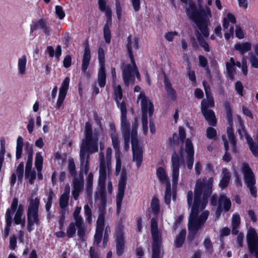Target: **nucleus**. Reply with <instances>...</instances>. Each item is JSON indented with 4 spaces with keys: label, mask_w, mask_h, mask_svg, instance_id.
<instances>
[{
    "label": "nucleus",
    "mask_w": 258,
    "mask_h": 258,
    "mask_svg": "<svg viewBox=\"0 0 258 258\" xmlns=\"http://www.w3.org/2000/svg\"><path fill=\"white\" fill-rule=\"evenodd\" d=\"M203 85L205 91L206 99H204L201 102V110L213 107L215 105L213 97L211 93L210 87L206 81L203 82Z\"/></svg>",
    "instance_id": "16"
},
{
    "label": "nucleus",
    "mask_w": 258,
    "mask_h": 258,
    "mask_svg": "<svg viewBox=\"0 0 258 258\" xmlns=\"http://www.w3.org/2000/svg\"><path fill=\"white\" fill-rule=\"evenodd\" d=\"M27 58L25 54H23L18 59L17 70L18 73L21 76H24L27 74Z\"/></svg>",
    "instance_id": "26"
},
{
    "label": "nucleus",
    "mask_w": 258,
    "mask_h": 258,
    "mask_svg": "<svg viewBox=\"0 0 258 258\" xmlns=\"http://www.w3.org/2000/svg\"><path fill=\"white\" fill-rule=\"evenodd\" d=\"M93 175L90 172L87 178V192L88 195L91 196L93 189Z\"/></svg>",
    "instance_id": "47"
},
{
    "label": "nucleus",
    "mask_w": 258,
    "mask_h": 258,
    "mask_svg": "<svg viewBox=\"0 0 258 258\" xmlns=\"http://www.w3.org/2000/svg\"><path fill=\"white\" fill-rule=\"evenodd\" d=\"M222 140L224 142V148L225 150V153L223 157V159L224 161L228 162H229L231 160V156L227 152L228 150L229 149L228 147V142L226 139V137L225 135H223L222 137Z\"/></svg>",
    "instance_id": "45"
},
{
    "label": "nucleus",
    "mask_w": 258,
    "mask_h": 258,
    "mask_svg": "<svg viewBox=\"0 0 258 258\" xmlns=\"http://www.w3.org/2000/svg\"><path fill=\"white\" fill-rule=\"evenodd\" d=\"M162 240L153 241L152 258H162L163 253L161 250Z\"/></svg>",
    "instance_id": "33"
},
{
    "label": "nucleus",
    "mask_w": 258,
    "mask_h": 258,
    "mask_svg": "<svg viewBox=\"0 0 258 258\" xmlns=\"http://www.w3.org/2000/svg\"><path fill=\"white\" fill-rule=\"evenodd\" d=\"M126 173L124 171H122L121 173L120 179L119 181L118 191L116 196V211L118 214L120 212L122 202L126 186Z\"/></svg>",
    "instance_id": "12"
},
{
    "label": "nucleus",
    "mask_w": 258,
    "mask_h": 258,
    "mask_svg": "<svg viewBox=\"0 0 258 258\" xmlns=\"http://www.w3.org/2000/svg\"><path fill=\"white\" fill-rule=\"evenodd\" d=\"M223 177L219 183V186L223 189L226 187L230 181V174L227 169L224 168L222 169Z\"/></svg>",
    "instance_id": "34"
},
{
    "label": "nucleus",
    "mask_w": 258,
    "mask_h": 258,
    "mask_svg": "<svg viewBox=\"0 0 258 258\" xmlns=\"http://www.w3.org/2000/svg\"><path fill=\"white\" fill-rule=\"evenodd\" d=\"M116 243V252L118 256L121 255L124 250L125 240H115Z\"/></svg>",
    "instance_id": "44"
},
{
    "label": "nucleus",
    "mask_w": 258,
    "mask_h": 258,
    "mask_svg": "<svg viewBox=\"0 0 258 258\" xmlns=\"http://www.w3.org/2000/svg\"><path fill=\"white\" fill-rule=\"evenodd\" d=\"M29 201L27 212V230L31 232L34 229L35 225H38L40 224L38 214L40 199L36 197L35 199L31 198Z\"/></svg>",
    "instance_id": "6"
},
{
    "label": "nucleus",
    "mask_w": 258,
    "mask_h": 258,
    "mask_svg": "<svg viewBox=\"0 0 258 258\" xmlns=\"http://www.w3.org/2000/svg\"><path fill=\"white\" fill-rule=\"evenodd\" d=\"M121 131L123 136H130V125L126 119V108L124 105L121 106Z\"/></svg>",
    "instance_id": "20"
},
{
    "label": "nucleus",
    "mask_w": 258,
    "mask_h": 258,
    "mask_svg": "<svg viewBox=\"0 0 258 258\" xmlns=\"http://www.w3.org/2000/svg\"><path fill=\"white\" fill-rule=\"evenodd\" d=\"M164 84L165 86V90L166 91L170 100L172 101H175L177 99L176 91L172 87L171 82L166 77H165L164 78Z\"/></svg>",
    "instance_id": "27"
},
{
    "label": "nucleus",
    "mask_w": 258,
    "mask_h": 258,
    "mask_svg": "<svg viewBox=\"0 0 258 258\" xmlns=\"http://www.w3.org/2000/svg\"><path fill=\"white\" fill-rule=\"evenodd\" d=\"M234 48L236 50L239 51L240 53L243 54L251 49V44L249 42L236 43Z\"/></svg>",
    "instance_id": "37"
},
{
    "label": "nucleus",
    "mask_w": 258,
    "mask_h": 258,
    "mask_svg": "<svg viewBox=\"0 0 258 258\" xmlns=\"http://www.w3.org/2000/svg\"><path fill=\"white\" fill-rule=\"evenodd\" d=\"M85 137L82 140L80 147V170L79 177H74L73 181L72 195L75 200H77L84 187V176L89 170L90 153H96L98 150L99 134L96 130L93 131L89 122L85 123Z\"/></svg>",
    "instance_id": "2"
},
{
    "label": "nucleus",
    "mask_w": 258,
    "mask_h": 258,
    "mask_svg": "<svg viewBox=\"0 0 258 258\" xmlns=\"http://www.w3.org/2000/svg\"><path fill=\"white\" fill-rule=\"evenodd\" d=\"M77 222H71L67 228L66 235L68 238H73L76 233Z\"/></svg>",
    "instance_id": "43"
},
{
    "label": "nucleus",
    "mask_w": 258,
    "mask_h": 258,
    "mask_svg": "<svg viewBox=\"0 0 258 258\" xmlns=\"http://www.w3.org/2000/svg\"><path fill=\"white\" fill-rule=\"evenodd\" d=\"M213 178L198 179L195 185L194 195L191 190L187 194V201L189 207H191L189 217L188 239L192 240L195 236L205 224L209 215V212L204 211L199 215L206 206L208 198L212 194Z\"/></svg>",
    "instance_id": "1"
},
{
    "label": "nucleus",
    "mask_w": 258,
    "mask_h": 258,
    "mask_svg": "<svg viewBox=\"0 0 258 258\" xmlns=\"http://www.w3.org/2000/svg\"><path fill=\"white\" fill-rule=\"evenodd\" d=\"M54 197V195L52 191H50L48 194L47 201L45 205V209L48 212L51 207L52 200Z\"/></svg>",
    "instance_id": "56"
},
{
    "label": "nucleus",
    "mask_w": 258,
    "mask_h": 258,
    "mask_svg": "<svg viewBox=\"0 0 258 258\" xmlns=\"http://www.w3.org/2000/svg\"><path fill=\"white\" fill-rule=\"evenodd\" d=\"M25 150H26L28 154V159L26 164L25 169H31L33 153V145L29 142L25 143Z\"/></svg>",
    "instance_id": "31"
},
{
    "label": "nucleus",
    "mask_w": 258,
    "mask_h": 258,
    "mask_svg": "<svg viewBox=\"0 0 258 258\" xmlns=\"http://www.w3.org/2000/svg\"><path fill=\"white\" fill-rule=\"evenodd\" d=\"M171 177L173 186H176L179 175L180 159L177 154L174 152L171 158Z\"/></svg>",
    "instance_id": "14"
},
{
    "label": "nucleus",
    "mask_w": 258,
    "mask_h": 258,
    "mask_svg": "<svg viewBox=\"0 0 258 258\" xmlns=\"http://www.w3.org/2000/svg\"><path fill=\"white\" fill-rule=\"evenodd\" d=\"M43 157L40 152L36 154L35 160V166L37 170H42L43 164Z\"/></svg>",
    "instance_id": "50"
},
{
    "label": "nucleus",
    "mask_w": 258,
    "mask_h": 258,
    "mask_svg": "<svg viewBox=\"0 0 258 258\" xmlns=\"http://www.w3.org/2000/svg\"><path fill=\"white\" fill-rule=\"evenodd\" d=\"M55 10V14L59 19L62 20L64 18L66 15L62 7L56 6Z\"/></svg>",
    "instance_id": "62"
},
{
    "label": "nucleus",
    "mask_w": 258,
    "mask_h": 258,
    "mask_svg": "<svg viewBox=\"0 0 258 258\" xmlns=\"http://www.w3.org/2000/svg\"><path fill=\"white\" fill-rule=\"evenodd\" d=\"M225 108L227 112L228 121L229 122V125L227 127V133L228 139L229 140L230 144L232 146V151L233 153H236V142L235 140L234 134V132L232 128V125H231L232 118L230 116V109L229 103H228V102L225 103Z\"/></svg>",
    "instance_id": "15"
},
{
    "label": "nucleus",
    "mask_w": 258,
    "mask_h": 258,
    "mask_svg": "<svg viewBox=\"0 0 258 258\" xmlns=\"http://www.w3.org/2000/svg\"><path fill=\"white\" fill-rule=\"evenodd\" d=\"M185 229L181 230L179 235L177 236L174 241V245L176 247L179 248L182 246V244L185 240Z\"/></svg>",
    "instance_id": "39"
},
{
    "label": "nucleus",
    "mask_w": 258,
    "mask_h": 258,
    "mask_svg": "<svg viewBox=\"0 0 258 258\" xmlns=\"http://www.w3.org/2000/svg\"><path fill=\"white\" fill-rule=\"evenodd\" d=\"M38 29H41L42 32L47 36L50 35L52 32L51 27L49 26L47 21L44 19H40L35 23L31 27V32H33Z\"/></svg>",
    "instance_id": "19"
},
{
    "label": "nucleus",
    "mask_w": 258,
    "mask_h": 258,
    "mask_svg": "<svg viewBox=\"0 0 258 258\" xmlns=\"http://www.w3.org/2000/svg\"><path fill=\"white\" fill-rule=\"evenodd\" d=\"M112 149L108 148L106 150V158L102 152L99 154V175L98 178V188L95 192V200H100L98 205L99 215L104 216L106 214V194L105 191V181L107 175L108 176L111 171Z\"/></svg>",
    "instance_id": "3"
},
{
    "label": "nucleus",
    "mask_w": 258,
    "mask_h": 258,
    "mask_svg": "<svg viewBox=\"0 0 258 258\" xmlns=\"http://www.w3.org/2000/svg\"><path fill=\"white\" fill-rule=\"evenodd\" d=\"M70 81V78L66 77L63 81L59 88L58 97L56 104V107L57 109H60L66 98L69 87Z\"/></svg>",
    "instance_id": "17"
},
{
    "label": "nucleus",
    "mask_w": 258,
    "mask_h": 258,
    "mask_svg": "<svg viewBox=\"0 0 258 258\" xmlns=\"http://www.w3.org/2000/svg\"><path fill=\"white\" fill-rule=\"evenodd\" d=\"M227 77L233 80L236 72L235 62L233 57H231L229 61L226 63Z\"/></svg>",
    "instance_id": "32"
},
{
    "label": "nucleus",
    "mask_w": 258,
    "mask_h": 258,
    "mask_svg": "<svg viewBox=\"0 0 258 258\" xmlns=\"http://www.w3.org/2000/svg\"><path fill=\"white\" fill-rule=\"evenodd\" d=\"M206 134L208 139H213L216 137L217 131L214 128L212 127H209L207 129Z\"/></svg>",
    "instance_id": "61"
},
{
    "label": "nucleus",
    "mask_w": 258,
    "mask_h": 258,
    "mask_svg": "<svg viewBox=\"0 0 258 258\" xmlns=\"http://www.w3.org/2000/svg\"><path fill=\"white\" fill-rule=\"evenodd\" d=\"M112 146L116 152L119 151L120 142L118 137L115 132L112 133L111 135Z\"/></svg>",
    "instance_id": "49"
},
{
    "label": "nucleus",
    "mask_w": 258,
    "mask_h": 258,
    "mask_svg": "<svg viewBox=\"0 0 258 258\" xmlns=\"http://www.w3.org/2000/svg\"><path fill=\"white\" fill-rule=\"evenodd\" d=\"M249 59L252 67L258 68V59L255 55L250 54Z\"/></svg>",
    "instance_id": "63"
},
{
    "label": "nucleus",
    "mask_w": 258,
    "mask_h": 258,
    "mask_svg": "<svg viewBox=\"0 0 258 258\" xmlns=\"http://www.w3.org/2000/svg\"><path fill=\"white\" fill-rule=\"evenodd\" d=\"M81 211V207H77L73 213V218L77 223L84 222L82 217L80 215Z\"/></svg>",
    "instance_id": "52"
},
{
    "label": "nucleus",
    "mask_w": 258,
    "mask_h": 258,
    "mask_svg": "<svg viewBox=\"0 0 258 258\" xmlns=\"http://www.w3.org/2000/svg\"><path fill=\"white\" fill-rule=\"evenodd\" d=\"M103 35L106 43H109L111 41V33L108 25L104 26Z\"/></svg>",
    "instance_id": "57"
},
{
    "label": "nucleus",
    "mask_w": 258,
    "mask_h": 258,
    "mask_svg": "<svg viewBox=\"0 0 258 258\" xmlns=\"http://www.w3.org/2000/svg\"><path fill=\"white\" fill-rule=\"evenodd\" d=\"M185 150L187 154V157L185 159L186 165L188 169H191L194 162V150L192 142L189 139H186L185 141Z\"/></svg>",
    "instance_id": "18"
},
{
    "label": "nucleus",
    "mask_w": 258,
    "mask_h": 258,
    "mask_svg": "<svg viewBox=\"0 0 258 258\" xmlns=\"http://www.w3.org/2000/svg\"><path fill=\"white\" fill-rule=\"evenodd\" d=\"M104 221L105 216L102 215H98L96 221V230L103 231L104 228Z\"/></svg>",
    "instance_id": "54"
},
{
    "label": "nucleus",
    "mask_w": 258,
    "mask_h": 258,
    "mask_svg": "<svg viewBox=\"0 0 258 258\" xmlns=\"http://www.w3.org/2000/svg\"><path fill=\"white\" fill-rule=\"evenodd\" d=\"M17 175L19 181H21L23 178L24 176V163L21 162L16 170V172L12 173L10 179V185L13 186L17 179Z\"/></svg>",
    "instance_id": "23"
},
{
    "label": "nucleus",
    "mask_w": 258,
    "mask_h": 258,
    "mask_svg": "<svg viewBox=\"0 0 258 258\" xmlns=\"http://www.w3.org/2000/svg\"><path fill=\"white\" fill-rule=\"evenodd\" d=\"M139 44V39L137 37L133 38L131 35L127 38L126 48L132 62H134V55L133 49H138Z\"/></svg>",
    "instance_id": "21"
},
{
    "label": "nucleus",
    "mask_w": 258,
    "mask_h": 258,
    "mask_svg": "<svg viewBox=\"0 0 258 258\" xmlns=\"http://www.w3.org/2000/svg\"><path fill=\"white\" fill-rule=\"evenodd\" d=\"M91 59V52L89 46H86L84 49L82 63V71L84 74H88L87 69Z\"/></svg>",
    "instance_id": "25"
},
{
    "label": "nucleus",
    "mask_w": 258,
    "mask_h": 258,
    "mask_svg": "<svg viewBox=\"0 0 258 258\" xmlns=\"http://www.w3.org/2000/svg\"><path fill=\"white\" fill-rule=\"evenodd\" d=\"M151 229L153 241L162 240L161 234L158 230L156 218H153L151 220Z\"/></svg>",
    "instance_id": "28"
},
{
    "label": "nucleus",
    "mask_w": 258,
    "mask_h": 258,
    "mask_svg": "<svg viewBox=\"0 0 258 258\" xmlns=\"http://www.w3.org/2000/svg\"><path fill=\"white\" fill-rule=\"evenodd\" d=\"M240 223V218L238 214H234L232 220V233L234 235L238 234L239 227Z\"/></svg>",
    "instance_id": "36"
},
{
    "label": "nucleus",
    "mask_w": 258,
    "mask_h": 258,
    "mask_svg": "<svg viewBox=\"0 0 258 258\" xmlns=\"http://www.w3.org/2000/svg\"><path fill=\"white\" fill-rule=\"evenodd\" d=\"M201 110L209 124L212 126H215L216 124L217 120L214 112L209 109H203V110Z\"/></svg>",
    "instance_id": "30"
},
{
    "label": "nucleus",
    "mask_w": 258,
    "mask_h": 258,
    "mask_svg": "<svg viewBox=\"0 0 258 258\" xmlns=\"http://www.w3.org/2000/svg\"><path fill=\"white\" fill-rule=\"evenodd\" d=\"M238 132L241 138H242L243 133L245 134V139L251 152L255 157H258V147L256 144L253 142L252 139L249 135L245 134L244 130L239 129Z\"/></svg>",
    "instance_id": "24"
},
{
    "label": "nucleus",
    "mask_w": 258,
    "mask_h": 258,
    "mask_svg": "<svg viewBox=\"0 0 258 258\" xmlns=\"http://www.w3.org/2000/svg\"><path fill=\"white\" fill-rule=\"evenodd\" d=\"M84 210L86 220L89 224H91L92 221V210L88 204L84 206Z\"/></svg>",
    "instance_id": "51"
},
{
    "label": "nucleus",
    "mask_w": 258,
    "mask_h": 258,
    "mask_svg": "<svg viewBox=\"0 0 258 258\" xmlns=\"http://www.w3.org/2000/svg\"><path fill=\"white\" fill-rule=\"evenodd\" d=\"M204 246L206 251L210 253L213 252V243L209 237H206L204 241Z\"/></svg>",
    "instance_id": "53"
},
{
    "label": "nucleus",
    "mask_w": 258,
    "mask_h": 258,
    "mask_svg": "<svg viewBox=\"0 0 258 258\" xmlns=\"http://www.w3.org/2000/svg\"><path fill=\"white\" fill-rule=\"evenodd\" d=\"M211 204L214 206H216L221 208L225 212L229 211L231 203L230 200L225 195L221 194L219 197L216 194L212 196L211 199Z\"/></svg>",
    "instance_id": "13"
},
{
    "label": "nucleus",
    "mask_w": 258,
    "mask_h": 258,
    "mask_svg": "<svg viewBox=\"0 0 258 258\" xmlns=\"http://www.w3.org/2000/svg\"><path fill=\"white\" fill-rule=\"evenodd\" d=\"M138 122L135 119L132 124V147L133 156V161L136 162L137 168L141 166L143 161V151L142 148L138 145L137 138Z\"/></svg>",
    "instance_id": "8"
},
{
    "label": "nucleus",
    "mask_w": 258,
    "mask_h": 258,
    "mask_svg": "<svg viewBox=\"0 0 258 258\" xmlns=\"http://www.w3.org/2000/svg\"><path fill=\"white\" fill-rule=\"evenodd\" d=\"M68 169L71 175L76 177V165L73 159L69 161Z\"/></svg>",
    "instance_id": "60"
},
{
    "label": "nucleus",
    "mask_w": 258,
    "mask_h": 258,
    "mask_svg": "<svg viewBox=\"0 0 258 258\" xmlns=\"http://www.w3.org/2000/svg\"><path fill=\"white\" fill-rule=\"evenodd\" d=\"M242 171L244 174L245 183L249 189L250 194L255 198L257 196V190L255 186L256 181L253 172L246 164L242 165Z\"/></svg>",
    "instance_id": "10"
},
{
    "label": "nucleus",
    "mask_w": 258,
    "mask_h": 258,
    "mask_svg": "<svg viewBox=\"0 0 258 258\" xmlns=\"http://www.w3.org/2000/svg\"><path fill=\"white\" fill-rule=\"evenodd\" d=\"M69 196L61 195L59 199V206L63 209H65L68 205Z\"/></svg>",
    "instance_id": "58"
},
{
    "label": "nucleus",
    "mask_w": 258,
    "mask_h": 258,
    "mask_svg": "<svg viewBox=\"0 0 258 258\" xmlns=\"http://www.w3.org/2000/svg\"><path fill=\"white\" fill-rule=\"evenodd\" d=\"M139 100L141 101V105L142 112V128L144 134L146 135L148 130V116L149 114V117L152 116L154 112V105L152 102L149 99L144 92H141L138 96Z\"/></svg>",
    "instance_id": "7"
},
{
    "label": "nucleus",
    "mask_w": 258,
    "mask_h": 258,
    "mask_svg": "<svg viewBox=\"0 0 258 258\" xmlns=\"http://www.w3.org/2000/svg\"><path fill=\"white\" fill-rule=\"evenodd\" d=\"M156 175L159 181L166 186L170 185V182L169 180L168 175L164 169L162 167H158L156 170Z\"/></svg>",
    "instance_id": "29"
},
{
    "label": "nucleus",
    "mask_w": 258,
    "mask_h": 258,
    "mask_svg": "<svg viewBox=\"0 0 258 258\" xmlns=\"http://www.w3.org/2000/svg\"><path fill=\"white\" fill-rule=\"evenodd\" d=\"M78 228V235L80 238L83 239L85 237L86 227L84 222L77 223Z\"/></svg>",
    "instance_id": "48"
},
{
    "label": "nucleus",
    "mask_w": 258,
    "mask_h": 258,
    "mask_svg": "<svg viewBox=\"0 0 258 258\" xmlns=\"http://www.w3.org/2000/svg\"><path fill=\"white\" fill-rule=\"evenodd\" d=\"M113 88L115 101L117 107L121 110L122 105L126 107L125 103L122 100V92L121 86L120 85H116L115 84H113Z\"/></svg>",
    "instance_id": "22"
},
{
    "label": "nucleus",
    "mask_w": 258,
    "mask_h": 258,
    "mask_svg": "<svg viewBox=\"0 0 258 258\" xmlns=\"http://www.w3.org/2000/svg\"><path fill=\"white\" fill-rule=\"evenodd\" d=\"M106 78L105 68H99L98 74V83L100 87L102 88L105 86Z\"/></svg>",
    "instance_id": "38"
},
{
    "label": "nucleus",
    "mask_w": 258,
    "mask_h": 258,
    "mask_svg": "<svg viewBox=\"0 0 258 258\" xmlns=\"http://www.w3.org/2000/svg\"><path fill=\"white\" fill-rule=\"evenodd\" d=\"M189 19L192 21L205 37H208L209 32L208 27L210 25L209 18L211 17L210 9L207 7L198 10L194 3H189L186 9Z\"/></svg>",
    "instance_id": "4"
},
{
    "label": "nucleus",
    "mask_w": 258,
    "mask_h": 258,
    "mask_svg": "<svg viewBox=\"0 0 258 258\" xmlns=\"http://www.w3.org/2000/svg\"><path fill=\"white\" fill-rule=\"evenodd\" d=\"M18 199L14 198L13 199L11 206L8 208L5 214L6 226L4 230V235L7 237L9 235L11 227L13 222L16 225L21 224L22 227L25 226V218L23 216L24 208L21 205H18Z\"/></svg>",
    "instance_id": "5"
},
{
    "label": "nucleus",
    "mask_w": 258,
    "mask_h": 258,
    "mask_svg": "<svg viewBox=\"0 0 258 258\" xmlns=\"http://www.w3.org/2000/svg\"><path fill=\"white\" fill-rule=\"evenodd\" d=\"M171 196V185H168L166 186V190L164 196V201L167 205H169L170 203Z\"/></svg>",
    "instance_id": "59"
},
{
    "label": "nucleus",
    "mask_w": 258,
    "mask_h": 258,
    "mask_svg": "<svg viewBox=\"0 0 258 258\" xmlns=\"http://www.w3.org/2000/svg\"><path fill=\"white\" fill-rule=\"evenodd\" d=\"M235 35L238 39H241L244 37V33L243 29L238 25L235 26Z\"/></svg>",
    "instance_id": "64"
},
{
    "label": "nucleus",
    "mask_w": 258,
    "mask_h": 258,
    "mask_svg": "<svg viewBox=\"0 0 258 258\" xmlns=\"http://www.w3.org/2000/svg\"><path fill=\"white\" fill-rule=\"evenodd\" d=\"M196 36L200 46L203 47L206 52H210V47L209 45L202 35L197 31L196 33Z\"/></svg>",
    "instance_id": "41"
},
{
    "label": "nucleus",
    "mask_w": 258,
    "mask_h": 258,
    "mask_svg": "<svg viewBox=\"0 0 258 258\" xmlns=\"http://www.w3.org/2000/svg\"><path fill=\"white\" fill-rule=\"evenodd\" d=\"M122 78L126 86L130 84L134 85L135 81V76L137 79L140 81L141 77L135 61L132 62V64H127L125 66L122 70Z\"/></svg>",
    "instance_id": "9"
},
{
    "label": "nucleus",
    "mask_w": 258,
    "mask_h": 258,
    "mask_svg": "<svg viewBox=\"0 0 258 258\" xmlns=\"http://www.w3.org/2000/svg\"><path fill=\"white\" fill-rule=\"evenodd\" d=\"M151 209L152 213L156 217L160 212V207L159 204V200L158 198L154 197L151 201Z\"/></svg>",
    "instance_id": "40"
},
{
    "label": "nucleus",
    "mask_w": 258,
    "mask_h": 258,
    "mask_svg": "<svg viewBox=\"0 0 258 258\" xmlns=\"http://www.w3.org/2000/svg\"><path fill=\"white\" fill-rule=\"evenodd\" d=\"M246 240L249 252L255 258H258V235L252 227H250L247 231Z\"/></svg>",
    "instance_id": "11"
},
{
    "label": "nucleus",
    "mask_w": 258,
    "mask_h": 258,
    "mask_svg": "<svg viewBox=\"0 0 258 258\" xmlns=\"http://www.w3.org/2000/svg\"><path fill=\"white\" fill-rule=\"evenodd\" d=\"M230 22L232 24H235L236 22V20L235 16L233 14L231 13H228L227 14L226 17L224 18L223 20L222 24L224 29H228L229 26Z\"/></svg>",
    "instance_id": "42"
},
{
    "label": "nucleus",
    "mask_w": 258,
    "mask_h": 258,
    "mask_svg": "<svg viewBox=\"0 0 258 258\" xmlns=\"http://www.w3.org/2000/svg\"><path fill=\"white\" fill-rule=\"evenodd\" d=\"M25 176L26 179H28L30 184H33L36 177L35 171L32 170L31 169H25Z\"/></svg>",
    "instance_id": "46"
},
{
    "label": "nucleus",
    "mask_w": 258,
    "mask_h": 258,
    "mask_svg": "<svg viewBox=\"0 0 258 258\" xmlns=\"http://www.w3.org/2000/svg\"><path fill=\"white\" fill-rule=\"evenodd\" d=\"M114 238L115 240H125L124 226L121 223H118L115 227Z\"/></svg>",
    "instance_id": "35"
},
{
    "label": "nucleus",
    "mask_w": 258,
    "mask_h": 258,
    "mask_svg": "<svg viewBox=\"0 0 258 258\" xmlns=\"http://www.w3.org/2000/svg\"><path fill=\"white\" fill-rule=\"evenodd\" d=\"M99 68H105V56L103 48H99L98 51Z\"/></svg>",
    "instance_id": "55"
}]
</instances>
